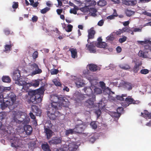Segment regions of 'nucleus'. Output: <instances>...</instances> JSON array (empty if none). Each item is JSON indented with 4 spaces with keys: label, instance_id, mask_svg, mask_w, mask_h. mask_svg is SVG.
I'll list each match as a JSON object with an SVG mask.
<instances>
[{
    "label": "nucleus",
    "instance_id": "nucleus-24",
    "mask_svg": "<svg viewBox=\"0 0 151 151\" xmlns=\"http://www.w3.org/2000/svg\"><path fill=\"white\" fill-rule=\"evenodd\" d=\"M69 51L71 52V57L72 58H75L77 57V52L76 49L73 48H70Z\"/></svg>",
    "mask_w": 151,
    "mask_h": 151
},
{
    "label": "nucleus",
    "instance_id": "nucleus-47",
    "mask_svg": "<svg viewBox=\"0 0 151 151\" xmlns=\"http://www.w3.org/2000/svg\"><path fill=\"white\" fill-rule=\"evenodd\" d=\"M18 140H17L15 141V142H12L11 144V146L15 147H18L19 146L18 145Z\"/></svg>",
    "mask_w": 151,
    "mask_h": 151
},
{
    "label": "nucleus",
    "instance_id": "nucleus-42",
    "mask_svg": "<svg viewBox=\"0 0 151 151\" xmlns=\"http://www.w3.org/2000/svg\"><path fill=\"white\" fill-rule=\"evenodd\" d=\"M127 37L125 36H123L122 38H119V41L120 43H122L125 42L127 40Z\"/></svg>",
    "mask_w": 151,
    "mask_h": 151
},
{
    "label": "nucleus",
    "instance_id": "nucleus-14",
    "mask_svg": "<svg viewBox=\"0 0 151 151\" xmlns=\"http://www.w3.org/2000/svg\"><path fill=\"white\" fill-rule=\"evenodd\" d=\"M88 39L87 40V42L88 43H89V41H90L89 39H92L94 38L96 32L94 30L93 28L92 27L88 31Z\"/></svg>",
    "mask_w": 151,
    "mask_h": 151
},
{
    "label": "nucleus",
    "instance_id": "nucleus-48",
    "mask_svg": "<svg viewBox=\"0 0 151 151\" xmlns=\"http://www.w3.org/2000/svg\"><path fill=\"white\" fill-rule=\"evenodd\" d=\"M59 72V70L58 69H53L51 70L50 71L51 74L52 75L57 74Z\"/></svg>",
    "mask_w": 151,
    "mask_h": 151
},
{
    "label": "nucleus",
    "instance_id": "nucleus-62",
    "mask_svg": "<svg viewBox=\"0 0 151 151\" xmlns=\"http://www.w3.org/2000/svg\"><path fill=\"white\" fill-rule=\"evenodd\" d=\"M63 11V10L62 9H57L56 12H57V14L58 15H60L61 14L62 12Z\"/></svg>",
    "mask_w": 151,
    "mask_h": 151
},
{
    "label": "nucleus",
    "instance_id": "nucleus-5",
    "mask_svg": "<svg viewBox=\"0 0 151 151\" xmlns=\"http://www.w3.org/2000/svg\"><path fill=\"white\" fill-rule=\"evenodd\" d=\"M10 87H1L0 91V102H2L7 98V93L10 91Z\"/></svg>",
    "mask_w": 151,
    "mask_h": 151
},
{
    "label": "nucleus",
    "instance_id": "nucleus-16",
    "mask_svg": "<svg viewBox=\"0 0 151 151\" xmlns=\"http://www.w3.org/2000/svg\"><path fill=\"white\" fill-rule=\"evenodd\" d=\"M19 114L20 112L19 111L17 112L16 111H13V114L14 115V116L13 118V119L15 122L18 123H23L25 122L24 120H23V121L19 120L17 119V118L19 117Z\"/></svg>",
    "mask_w": 151,
    "mask_h": 151
},
{
    "label": "nucleus",
    "instance_id": "nucleus-64",
    "mask_svg": "<svg viewBox=\"0 0 151 151\" xmlns=\"http://www.w3.org/2000/svg\"><path fill=\"white\" fill-rule=\"evenodd\" d=\"M123 33L122 29H119L118 31L116 32V35H119Z\"/></svg>",
    "mask_w": 151,
    "mask_h": 151
},
{
    "label": "nucleus",
    "instance_id": "nucleus-35",
    "mask_svg": "<svg viewBox=\"0 0 151 151\" xmlns=\"http://www.w3.org/2000/svg\"><path fill=\"white\" fill-rule=\"evenodd\" d=\"M74 134H76L74 129L66 130L65 131V135L67 136Z\"/></svg>",
    "mask_w": 151,
    "mask_h": 151
},
{
    "label": "nucleus",
    "instance_id": "nucleus-3",
    "mask_svg": "<svg viewBox=\"0 0 151 151\" xmlns=\"http://www.w3.org/2000/svg\"><path fill=\"white\" fill-rule=\"evenodd\" d=\"M43 89L40 88L36 90L32 91L31 93V96L29 100V103L32 102L33 104H36L40 103L42 100V97L41 96L43 93Z\"/></svg>",
    "mask_w": 151,
    "mask_h": 151
},
{
    "label": "nucleus",
    "instance_id": "nucleus-46",
    "mask_svg": "<svg viewBox=\"0 0 151 151\" xmlns=\"http://www.w3.org/2000/svg\"><path fill=\"white\" fill-rule=\"evenodd\" d=\"M67 28L65 29L66 31L69 32L71 31L73 27L72 25L71 24H68L67 26Z\"/></svg>",
    "mask_w": 151,
    "mask_h": 151
},
{
    "label": "nucleus",
    "instance_id": "nucleus-8",
    "mask_svg": "<svg viewBox=\"0 0 151 151\" xmlns=\"http://www.w3.org/2000/svg\"><path fill=\"white\" fill-rule=\"evenodd\" d=\"M31 69L33 70L32 75H35L39 74L42 72L41 69L39 68L38 65L35 63L31 64L30 65Z\"/></svg>",
    "mask_w": 151,
    "mask_h": 151
},
{
    "label": "nucleus",
    "instance_id": "nucleus-51",
    "mask_svg": "<svg viewBox=\"0 0 151 151\" xmlns=\"http://www.w3.org/2000/svg\"><path fill=\"white\" fill-rule=\"evenodd\" d=\"M95 114L97 115V118H98L100 116L101 114V111L100 110L98 109L95 111Z\"/></svg>",
    "mask_w": 151,
    "mask_h": 151
},
{
    "label": "nucleus",
    "instance_id": "nucleus-36",
    "mask_svg": "<svg viewBox=\"0 0 151 151\" xmlns=\"http://www.w3.org/2000/svg\"><path fill=\"white\" fill-rule=\"evenodd\" d=\"M97 12V10L94 8H91L89 9V12L91 13V15L93 17H95L96 16V13Z\"/></svg>",
    "mask_w": 151,
    "mask_h": 151
},
{
    "label": "nucleus",
    "instance_id": "nucleus-63",
    "mask_svg": "<svg viewBox=\"0 0 151 151\" xmlns=\"http://www.w3.org/2000/svg\"><path fill=\"white\" fill-rule=\"evenodd\" d=\"M70 13L76 14H77V11L75 9H73L70 10Z\"/></svg>",
    "mask_w": 151,
    "mask_h": 151
},
{
    "label": "nucleus",
    "instance_id": "nucleus-31",
    "mask_svg": "<svg viewBox=\"0 0 151 151\" xmlns=\"http://www.w3.org/2000/svg\"><path fill=\"white\" fill-rule=\"evenodd\" d=\"M119 67L121 69L125 70H128L129 69L130 66L127 64H120L119 65Z\"/></svg>",
    "mask_w": 151,
    "mask_h": 151
},
{
    "label": "nucleus",
    "instance_id": "nucleus-19",
    "mask_svg": "<svg viewBox=\"0 0 151 151\" xmlns=\"http://www.w3.org/2000/svg\"><path fill=\"white\" fill-rule=\"evenodd\" d=\"M141 62H136L133 68V71L135 73H137L140 69V67L142 65Z\"/></svg>",
    "mask_w": 151,
    "mask_h": 151
},
{
    "label": "nucleus",
    "instance_id": "nucleus-34",
    "mask_svg": "<svg viewBox=\"0 0 151 151\" xmlns=\"http://www.w3.org/2000/svg\"><path fill=\"white\" fill-rule=\"evenodd\" d=\"M96 46L100 48H105L107 46V44L105 42H101L100 43H99L98 44H96Z\"/></svg>",
    "mask_w": 151,
    "mask_h": 151
},
{
    "label": "nucleus",
    "instance_id": "nucleus-6",
    "mask_svg": "<svg viewBox=\"0 0 151 151\" xmlns=\"http://www.w3.org/2000/svg\"><path fill=\"white\" fill-rule=\"evenodd\" d=\"M15 83L19 86H23L22 89V91H25L26 92L29 91L28 85L29 84L27 83L23 79L20 78L16 81Z\"/></svg>",
    "mask_w": 151,
    "mask_h": 151
},
{
    "label": "nucleus",
    "instance_id": "nucleus-55",
    "mask_svg": "<svg viewBox=\"0 0 151 151\" xmlns=\"http://www.w3.org/2000/svg\"><path fill=\"white\" fill-rule=\"evenodd\" d=\"M76 93H75V94ZM76 94H78V96H77V97L78 99L79 100H80L82 98V96H83V95L81 94L79 92H77Z\"/></svg>",
    "mask_w": 151,
    "mask_h": 151
},
{
    "label": "nucleus",
    "instance_id": "nucleus-61",
    "mask_svg": "<svg viewBox=\"0 0 151 151\" xmlns=\"http://www.w3.org/2000/svg\"><path fill=\"white\" fill-rule=\"evenodd\" d=\"M151 1V0H139V3L141 2V3H148Z\"/></svg>",
    "mask_w": 151,
    "mask_h": 151
},
{
    "label": "nucleus",
    "instance_id": "nucleus-13",
    "mask_svg": "<svg viewBox=\"0 0 151 151\" xmlns=\"http://www.w3.org/2000/svg\"><path fill=\"white\" fill-rule=\"evenodd\" d=\"M62 138L60 137H55L53 138L52 139L49 141V143L50 145L58 144L61 142Z\"/></svg>",
    "mask_w": 151,
    "mask_h": 151
},
{
    "label": "nucleus",
    "instance_id": "nucleus-53",
    "mask_svg": "<svg viewBox=\"0 0 151 151\" xmlns=\"http://www.w3.org/2000/svg\"><path fill=\"white\" fill-rule=\"evenodd\" d=\"M4 31L5 34L6 35H8L10 34V31L8 29H5L4 30Z\"/></svg>",
    "mask_w": 151,
    "mask_h": 151
},
{
    "label": "nucleus",
    "instance_id": "nucleus-37",
    "mask_svg": "<svg viewBox=\"0 0 151 151\" xmlns=\"http://www.w3.org/2000/svg\"><path fill=\"white\" fill-rule=\"evenodd\" d=\"M12 47V45L11 44L10 45H6L4 46L5 50H4V52H7L8 51H10Z\"/></svg>",
    "mask_w": 151,
    "mask_h": 151
},
{
    "label": "nucleus",
    "instance_id": "nucleus-15",
    "mask_svg": "<svg viewBox=\"0 0 151 151\" xmlns=\"http://www.w3.org/2000/svg\"><path fill=\"white\" fill-rule=\"evenodd\" d=\"M32 112L35 113L37 116H40L41 114V111L36 106L32 105Z\"/></svg>",
    "mask_w": 151,
    "mask_h": 151
},
{
    "label": "nucleus",
    "instance_id": "nucleus-22",
    "mask_svg": "<svg viewBox=\"0 0 151 151\" xmlns=\"http://www.w3.org/2000/svg\"><path fill=\"white\" fill-rule=\"evenodd\" d=\"M24 130L27 134L30 135L32 131V128L31 126L29 125H25L24 127Z\"/></svg>",
    "mask_w": 151,
    "mask_h": 151
},
{
    "label": "nucleus",
    "instance_id": "nucleus-23",
    "mask_svg": "<svg viewBox=\"0 0 151 151\" xmlns=\"http://www.w3.org/2000/svg\"><path fill=\"white\" fill-rule=\"evenodd\" d=\"M141 116L146 119H151V112L145 110L144 113L141 112Z\"/></svg>",
    "mask_w": 151,
    "mask_h": 151
},
{
    "label": "nucleus",
    "instance_id": "nucleus-44",
    "mask_svg": "<svg viewBox=\"0 0 151 151\" xmlns=\"http://www.w3.org/2000/svg\"><path fill=\"white\" fill-rule=\"evenodd\" d=\"M12 7L14 9H16L19 6V3L17 2L14 1L13 3Z\"/></svg>",
    "mask_w": 151,
    "mask_h": 151
},
{
    "label": "nucleus",
    "instance_id": "nucleus-12",
    "mask_svg": "<svg viewBox=\"0 0 151 151\" xmlns=\"http://www.w3.org/2000/svg\"><path fill=\"white\" fill-rule=\"evenodd\" d=\"M122 3L127 6H134L137 4V1L136 0H123Z\"/></svg>",
    "mask_w": 151,
    "mask_h": 151
},
{
    "label": "nucleus",
    "instance_id": "nucleus-41",
    "mask_svg": "<svg viewBox=\"0 0 151 151\" xmlns=\"http://www.w3.org/2000/svg\"><path fill=\"white\" fill-rule=\"evenodd\" d=\"M91 127L93 129H96L97 128V126L96 122L94 121L92 122L90 124Z\"/></svg>",
    "mask_w": 151,
    "mask_h": 151
},
{
    "label": "nucleus",
    "instance_id": "nucleus-28",
    "mask_svg": "<svg viewBox=\"0 0 151 151\" xmlns=\"http://www.w3.org/2000/svg\"><path fill=\"white\" fill-rule=\"evenodd\" d=\"M98 67L96 65L93 64H91L89 65V70L92 72L96 71L98 69Z\"/></svg>",
    "mask_w": 151,
    "mask_h": 151
},
{
    "label": "nucleus",
    "instance_id": "nucleus-25",
    "mask_svg": "<svg viewBox=\"0 0 151 151\" xmlns=\"http://www.w3.org/2000/svg\"><path fill=\"white\" fill-rule=\"evenodd\" d=\"M75 83L77 87L80 88L82 87L83 84V83L81 79L79 78H76L75 80Z\"/></svg>",
    "mask_w": 151,
    "mask_h": 151
},
{
    "label": "nucleus",
    "instance_id": "nucleus-32",
    "mask_svg": "<svg viewBox=\"0 0 151 151\" xmlns=\"http://www.w3.org/2000/svg\"><path fill=\"white\" fill-rule=\"evenodd\" d=\"M42 148L44 151H51L47 143L42 144Z\"/></svg>",
    "mask_w": 151,
    "mask_h": 151
},
{
    "label": "nucleus",
    "instance_id": "nucleus-56",
    "mask_svg": "<svg viewBox=\"0 0 151 151\" xmlns=\"http://www.w3.org/2000/svg\"><path fill=\"white\" fill-rule=\"evenodd\" d=\"M117 16L115 15H110L107 17V19H114L115 17H116Z\"/></svg>",
    "mask_w": 151,
    "mask_h": 151
},
{
    "label": "nucleus",
    "instance_id": "nucleus-49",
    "mask_svg": "<svg viewBox=\"0 0 151 151\" xmlns=\"http://www.w3.org/2000/svg\"><path fill=\"white\" fill-rule=\"evenodd\" d=\"M38 53L37 51L34 52L32 55V57L34 59H36L38 57Z\"/></svg>",
    "mask_w": 151,
    "mask_h": 151
},
{
    "label": "nucleus",
    "instance_id": "nucleus-39",
    "mask_svg": "<svg viewBox=\"0 0 151 151\" xmlns=\"http://www.w3.org/2000/svg\"><path fill=\"white\" fill-rule=\"evenodd\" d=\"M54 84L56 86H61V83L58 81L57 79L55 78L52 80Z\"/></svg>",
    "mask_w": 151,
    "mask_h": 151
},
{
    "label": "nucleus",
    "instance_id": "nucleus-17",
    "mask_svg": "<svg viewBox=\"0 0 151 151\" xmlns=\"http://www.w3.org/2000/svg\"><path fill=\"white\" fill-rule=\"evenodd\" d=\"M20 76V72L18 69L14 71L12 77L13 79L14 80L16 81L20 79L19 78Z\"/></svg>",
    "mask_w": 151,
    "mask_h": 151
},
{
    "label": "nucleus",
    "instance_id": "nucleus-26",
    "mask_svg": "<svg viewBox=\"0 0 151 151\" xmlns=\"http://www.w3.org/2000/svg\"><path fill=\"white\" fill-rule=\"evenodd\" d=\"M124 86L128 91H130L132 90L133 87L131 83L128 82L124 83Z\"/></svg>",
    "mask_w": 151,
    "mask_h": 151
},
{
    "label": "nucleus",
    "instance_id": "nucleus-58",
    "mask_svg": "<svg viewBox=\"0 0 151 151\" xmlns=\"http://www.w3.org/2000/svg\"><path fill=\"white\" fill-rule=\"evenodd\" d=\"M127 32L130 33L132 35H133L134 34L133 31L132 30L131 28L130 27H128Z\"/></svg>",
    "mask_w": 151,
    "mask_h": 151
},
{
    "label": "nucleus",
    "instance_id": "nucleus-10",
    "mask_svg": "<svg viewBox=\"0 0 151 151\" xmlns=\"http://www.w3.org/2000/svg\"><path fill=\"white\" fill-rule=\"evenodd\" d=\"M86 127L85 124H83L76 125L74 129L75 134L82 133Z\"/></svg>",
    "mask_w": 151,
    "mask_h": 151
},
{
    "label": "nucleus",
    "instance_id": "nucleus-33",
    "mask_svg": "<svg viewBox=\"0 0 151 151\" xmlns=\"http://www.w3.org/2000/svg\"><path fill=\"white\" fill-rule=\"evenodd\" d=\"M2 81L3 82L9 83L11 81V79L8 76H3L2 77Z\"/></svg>",
    "mask_w": 151,
    "mask_h": 151
},
{
    "label": "nucleus",
    "instance_id": "nucleus-9",
    "mask_svg": "<svg viewBox=\"0 0 151 151\" xmlns=\"http://www.w3.org/2000/svg\"><path fill=\"white\" fill-rule=\"evenodd\" d=\"M59 101H58V105H60L61 108V106L66 107L68 106V102L65 101L66 100L68 101V100L66 99V98L64 96L60 95H59Z\"/></svg>",
    "mask_w": 151,
    "mask_h": 151
},
{
    "label": "nucleus",
    "instance_id": "nucleus-4",
    "mask_svg": "<svg viewBox=\"0 0 151 151\" xmlns=\"http://www.w3.org/2000/svg\"><path fill=\"white\" fill-rule=\"evenodd\" d=\"M78 147V146L75 142L72 141L67 142L61 146L63 150H69L70 151H76Z\"/></svg>",
    "mask_w": 151,
    "mask_h": 151
},
{
    "label": "nucleus",
    "instance_id": "nucleus-43",
    "mask_svg": "<svg viewBox=\"0 0 151 151\" xmlns=\"http://www.w3.org/2000/svg\"><path fill=\"white\" fill-rule=\"evenodd\" d=\"M50 9V8L49 7H46L45 8L41 10L40 11L41 13L42 14H44L45 13Z\"/></svg>",
    "mask_w": 151,
    "mask_h": 151
},
{
    "label": "nucleus",
    "instance_id": "nucleus-20",
    "mask_svg": "<svg viewBox=\"0 0 151 151\" xmlns=\"http://www.w3.org/2000/svg\"><path fill=\"white\" fill-rule=\"evenodd\" d=\"M44 132L45 133L47 138L49 139L52 135V132L50 129L47 128H45L44 126Z\"/></svg>",
    "mask_w": 151,
    "mask_h": 151
},
{
    "label": "nucleus",
    "instance_id": "nucleus-45",
    "mask_svg": "<svg viewBox=\"0 0 151 151\" xmlns=\"http://www.w3.org/2000/svg\"><path fill=\"white\" fill-rule=\"evenodd\" d=\"M140 73L141 74H146L149 72V70L147 69H142L141 70Z\"/></svg>",
    "mask_w": 151,
    "mask_h": 151
},
{
    "label": "nucleus",
    "instance_id": "nucleus-57",
    "mask_svg": "<svg viewBox=\"0 0 151 151\" xmlns=\"http://www.w3.org/2000/svg\"><path fill=\"white\" fill-rule=\"evenodd\" d=\"M104 23V20L103 19H101L98 22V25L100 26H101L103 25Z\"/></svg>",
    "mask_w": 151,
    "mask_h": 151
},
{
    "label": "nucleus",
    "instance_id": "nucleus-52",
    "mask_svg": "<svg viewBox=\"0 0 151 151\" xmlns=\"http://www.w3.org/2000/svg\"><path fill=\"white\" fill-rule=\"evenodd\" d=\"M38 18L36 16H34L32 18V21L33 22H36L38 20Z\"/></svg>",
    "mask_w": 151,
    "mask_h": 151
},
{
    "label": "nucleus",
    "instance_id": "nucleus-11",
    "mask_svg": "<svg viewBox=\"0 0 151 151\" xmlns=\"http://www.w3.org/2000/svg\"><path fill=\"white\" fill-rule=\"evenodd\" d=\"M90 42L89 41V43H88V44L86 45V50H89L91 53H95L96 52V50L95 49L93 42Z\"/></svg>",
    "mask_w": 151,
    "mask_h": 151
},
{
    "label": "nucleus",
    "instance_id": "nucleus-38",
    "mask_svg": "<svg viewBox=\"0 0 151 151\" xmlns=\"http://www.w3.org/2000/svg\"><path fill=\"white\" fill-rule=\"evenodd\" d=\"M125 13L127 16L130 17L132 15H134V12L130 10L127 9L125 11Z\"/></svg>",
    "mask_w": 151,
    "mask_h": 151
},
{
    "label": "nucleus",
    "instance_id": "nucleus-50",
    "mask_svg": "<svg viewBox=\"0 0 151 151\" xmlns=\"http://www.w3.org/2000/svg\"><path fill=\"white\" fill-rule=\"evenodd\" d=\"M81 10L84 13L87 12L88 11V9L86 7H84L81 8Z\"/></svg>",
    "mask_w": 151,
    "mask_h": 151
},
{
    "label": "nucleus",
    "instance_id": "nucleus-1",
    "mask_svg": "<svg viewBox=\"0 0 151 151\" xmlns=\"http://www.w3.org/2000/svg\"><path fill=\"white\" fill-rule=\"evenodd\" d=\"M59 95H54L52 96L50 100L52 102L48 106L47 112L48 117L51 120H54L58 118L60 116L59 112L57 111L61 109L60 105H58Z\"/></svg>",
    "mask_w": 151,
    "mask_h": 151
},
{
    "label": "nucleus",
    "instance_id": "nucleus-27",
    "mask_svg": "<svg viewBox=\"0 0 151 151\" xmlns=\"http://www.w3.org/2000/svg\"><path fill=\"white\" fill-rule=\"evenodd\" d=\"M91 98H89L86 101V102L88 103L90 105H93L94 104V101L95 99V96L93 95Z\"/></svg>",
    "mask_w": 151,
    "mask_h": 151
},
{
    "label": "nucleus",
    "instance_id": "nucleus-7",
    "mask_svg": "<svg viewBox=\"0 0 151 151\" xmlns=\"http://www.w3.org/2000/svg\"><path fill=\"white\" fill-rule=\"evenodd\" d=\"M126 102L122 104V106L124 107H126L129 106L130 104H138L140 103L139 100H135L132 98V96H129L125 99Z\"/></svg>",
    "mask_w": 151,
    "mask_h": 151
},
{
    "label": "nucleus",
    "instance_id": "nucleus-21",
    "mask_svg": "<svg viewBox=\"0 0 151 151\" xmlns=\"http://www.w3.org/2000/svg\"><path fill=\"white\" fill-rule=\"evenodd\" d=\"M42 81V79H39L37 80H35L34 81H33L31 83H29V84L28 85V88L29 87L31 86H33L35 87H37L39 85L40 82Z\"/></svg>",
    "mask_w": 151,
    "mask_h": 151
},
{
    "label": "nucleus",
    "instance_id": "nucleus-59",
    "mask_svg": "<svg viewBox=\"0 0 151 151\" xmlns=\"http://www.w3.org/2000/svg\"><path fill=\"white\" fill-rule=\"evenodd\" d=\"M29 116L30 117V118L33 119H36V116H35L33 114V113L32 112H30L29 113Z\"/></svg>",
    "mask_w": 151,
    "mask_h": 151
},
{
    "label": "nucleus",
    "instance_id": "nucleus-54",
    "mask_svg": "<svg viewBox=\"0 0 151 151\" xmlns=\"http://www.w3.org/2000/svg\"><path fill=\"white\" fill-rule=\"evenodd\" d=\"M106 38L107 40H108L113 41L114 40V37L113 35L108 36Z\"/></svg>",
    "mask_w": 151,
    "mask_h": 151
},
{
    "label": "nucleus",
    "instance_id": "nucleus-30",
    "mask_svg": "<svg viewBox=\"0 0 151 151\" xmlns=\"http://www.w3.org/2000/svg\"><path fill=\"white\" fill-rule=\"evenodd\" d=\"M124 109L123 107H118L117 109V113H115V114H117V116H116V118H119L120 115L121 113L123 111Z\"/></svg>",
    "mask_w": 151,
    "mask_h": 151
},
{
    "label": "nucleus",
    "instance_id": "nucleus-2",
    "mask_svg": "<svg viewBox=\"0 0 151 151\" xmlns=\"http://www.w3.org/2000/svg\"><path fill=\"white\" fill-rule=\"evenodd\" d=\"M7 95L6 99H8V100H4L3 102L1 104V108L4 110L8 107L10 110H13L15 108L14 104L16 100V96L13 92L7 93Z\"/></svg>",
    "mask_w": 151,
    "mask_h": 151
},
{
    "label": "nucleus",
    "instance_id": "nucleus-18",
    "mask_svg": "<svg viewBox=\"0 0 151 151\" xmlns=\"http://www.w3.org/2000/svg\"><path fill=\"white\" fill-rule=\"evenodd\" d=\"M86 94L89 96H91L94 95L93 93V91L90 87H85L83 89Z\"/></svg>",
    "mask_w": 151,
    "mask_h": 151
},
{
    "label": "nucleus",
    "instance_id": "nucleus-29",
    "mask_svg": "<svg viewBox=\"0 0 151 151\" xmlns=\"http://www.w3.org/2000/svg\"><path fill=\"white\" fill-rule=\"evenodd\" d=\"M147 52H144L143 51L140 50L139 51L138 55L139 56L144 58H146L148 57L147 56Z\"/></svg>",
    "mask_w": 151,
    "mask_h": 151
},
{
    "label": "nucleus",
    "instance_id": "nucleus-40",
    "mask_svg": "<svg viewBox=\"0 0 151 151\" xmlns=\"http://www.w3.org/2000/svg\"><path fill=\"white\" fill-rule=\"evenodd\" d=\"M106 4V1L104 0H100L98 3V5L103 6H105Z\"/></svg>",
    "mask_w": 151,
    "mask_h": 151
},
{
    "label": "nucleus",
    "instance_id": "nucleus-60",
    "mask_svg": "<svg viewBox=\"0 0 151 151\" xmlns=\"http://www.w3.org/2000/svg\"><path fill=\"white\" fill-rule=\"evenodd\" d=\"M133 32H140L141 31H142V28L141 29H140V28H134L133 30Z\"/></svg>",
    "mask_w": 151,
    "mask_h": 151
}]
</instances>
